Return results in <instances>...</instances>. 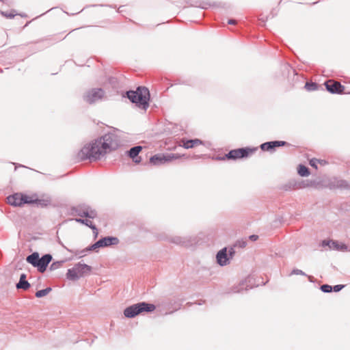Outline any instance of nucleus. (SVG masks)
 Returning <instances> with one entry per match:
<instances>
[{"label": "nucleus", "mask_w": 350, "mask_h": 350, "mask_svg": "<svg viewBox=\"0 0 350 350\" xmlns=\"http://www.w3.org/2000/svg\"><path fill=\"white\" fill-rule=\"evenodd\" d=\"M304 88L308 92H312L319 90H321L323 91L324 90L323 88L319 84L312 81L306 82Z\"/></svg>", "instance_id": "nucleus-23"}, {"label": "nucleus", "mask_w": 350, "mask_h": 350, "mask_svg": "<svg viewBox=\"0 0 350 350\" xmlns=\"http://www.w3.org/2000/svg\"><path fill=\"white\" fill-rule=\"evenodd\" d=\"M297 173L301 177H307L310 174V171L307 166L299 164L297 167Z\"/></svg>", "instance_id": "nucleus-25"}, {"label": "nucleus", "mask_w": 350, "mask_h": 350, "mask_svg": "<svg viewBox=\"0 0 350 350\" xmlns=\"http://www.w3.org/2000/svg\"><path fill=\"white\" fill-rule=\"evenodd\" d=\"M180 146H183L185 149H189L195 147L196 146L204 144V142L200 139H186L182 138L180 139Z\"/></svg>", "instance_id": "nucleus-15"}, {"label": "nucleus", "mask_w": 350, "mask_h": 350, "mask_svg": "<svg viewBox=\"0 0 350 350\" xmlns=\"http://www.w3.org/2000/svg\"><path fill=\"white\" fill-rule=\"evenodd\" d=\"M310 185L308 183H306L304 180H301L300 182L297 181V189H301L309 187Z\"/></svg>", "instance_id": "nucleus-39"}, {"label": "nucleus", "mask_w": 350, "mask_h": 350, "mask_svg": "<svg viewBox=\"0 0 350 350\" xmlns=\"http://www.w3.org/2000/svg\"><path fill=\"white\" fill-rule=\"evenodd\" d=\"M186 241L188 243L186 244V247H189L198 244L199 243V238L196 235L186 237Z\"/></svg>", "instance_id": "nucleus-27"}, {"label": "nucleus", "mask_w": 350, "mask_h": 350, "mask_svg": "<svg viewBox=\"0 0 350 350\" xmlns=\"http://www.w3.org/2000/svg\"><path fill=\"white\" fill-rule=\"evenodd\" d=\"M249 239L252 241H255L258 239V236L256 234H252L249 237Z\"/></svg>", "instance_id": "nucleus-45"}, {"label": "nucleus", "mask_w": 350, "mask_h": 350, "mask_svg": "<svg viewBox=\"0 0 350 350\" xmlns=\"http://www.w3.org/2000/svg\"><path fill=\"white\" fill-rule=\"evenodd\" d=\"M291 69L292 70V71H293V74L295 75V70H293L292 68H291Z\"/></svg>", "instance_id": "nucleus-51"}, {"label": "nucleus", "mask_w": 350, "mask_h": 350, "mask_svg": "<svg viewBox=\"0 0 350 350\" xmlns=\"http://www.w3.org/2000/svg\"><path fill=\"white\" fill-rule=\"evenodd\" d=\"M53 257L50 254H44L42 257H40L36 265V268L40 273H44L52 260Z\"/></svg>", "instance_id": "nucleus-11"}, {"label": "nucleus", "mask_w": 350, "mask_h": 350, "mask_svg": "<svg viewBox=\"0 0 350 350\" xmlns=\"http://www.w3.org/2000/svg\"><path fill=\"white\" fill-rule=\"evenodd\" d=\"M40 258V254L37 252H34L30 255L27 256L26 258V261L31 265L33 267H36V265H38V261Z\"/></svg>", "instance_id": "nucleus-22"}, {"label": "nucleus", "mask_w": 350, "mask_h": 350, "mask_svg": "<svg viewBox=\"0 0 350 350\" xmlns=\"http://www.w3.org/2000/svg\"><path fill=\"white\" fill-rule=\"evenodd\" d=\"M123 96L142 109L146 110L149 107L150 94L145 86H138L135 90L126 91Z\"/></svg>", "instance_id": "nucleus-2"}, {"label": "nucleus", "mask_w": 350, "mask_h": 350, "mask_svg": "<svg viewBox=\"0 0 350 350\" xmlns=\"http://www.w3.org/2000/svg\"><path fill=\"white\" fill-rule=\"evenodd\" d=\"M320 289L322 292L328 293L332 292V286H330L329 284H323L320 286Z\"/></svg>", "instance_id": "nucleus-35"}, {"label": "nucleus", "mask_w": 350, "mask_h": 350, "mask_svg": "<svg viewBox=\"0 0 350 350\" xmlns=\"http://www.w3.org/2000/svg\"><path fill=\"white\" fill-rule=\"evenodd\" d=\"M289 145L285 141H270L260 144V148L262 151L274 152L276 148Z\"/></svg>", "instance_id": "nucleus-10"}, {"label": "nucleus", "mask_w": 350, "mask_h": 350, "mask_svg": "<svg viewBox=\"0 0 350 350\" xmlns=\"http://www.w3.org/2000/svg\"><path fill=\"white\" fill-rule=\"evenodd\" d=\"M84 217L94 219L97 216L96 211L91 209L89 207H86V213H84Z\"/></svg>", "instance_id": "nucleus-32"}, {"label": "nucleus", "mask_w": 350, "mask_h": 350, "mask_svg": "<svg viewBox=\"0 0 350 350\" xmlns=\"http://www.w3.org/2000/svg\"><path fill=\"white\" fill-rule=\"evenodd\" d=\"M49 11H51V9H49V10H46V13H48V12H49Z\"/></svg>", "instance_id": "nucleus-52"}, {"label": "nucleus", "mask_w": 350, "mask_h": 350, "mask_svg": "<svg viewBox=\"0 0 350 350\" xmlns=\"http://www.w3.org/2000/svg\"><path fill=\"white\" fill-rule=\"evenodd\" d=\"M258 150L257 147H243L233 149L225 154L223 157H217V159L220 161L224 160H237L239 159L247 158Z\"/></svg>", "instance_id": "nucleus-4"}, {"label": "nucleus", "mask_w": 350, "mask_h": 350, "mask_svg": "<svg viewBox=\"0 0 350 350\" xmlns=\"http://www.w3.org/2000/svg\"><path fill=\"white\" fill-rule=\"evenodd\" d=\"M329 248L335 250L340 251V250H347V246L345 244H344V243H342V244L340 245L338 243V241L332 240V245H329Z\"/></svg>", "instance_id": "nucleus-28"}, {"label": "nucleus", "mask_w": 350, "mask_h": 350, "mask_svg": "<svg viewBox=\"0 0 350 350\" xmlns=\"http://www.w3.org/2000/svg\"><path fill=\"white\" fill-rule=\"evenodd\" d=\"M24 200H25V204H34L36 202V198L33 196H29L26 194L24 195Z\"/></svg>", "instance_id": "nucleus-37"}, {"label": "nucleus", "mask_w": 350, "mask_h": 350, "mask_svg": "<svg viewBox=\"0 0 350 350\" xmlns=\"http://www.w3.org/2000/svg\"><path fill=\"white\" fill-rule=\"evenodd\" d=\"M327 187L329 189L350 191V180L347 181L338 177H333L329 180Z\"/></svg>", "instance_id": "nucleus-8"}, {"label": "nucleus", "mask_w": 350, "mask_h": 350, "mask_svg": "<svg viewBox=\"0 0 350 350\" xmlns=\"http://www.w3.org/2000/svg\"><path fill=\"white\" fill-rule=\"evenodd\" d=\"M0 14L3 16H4L5 18H14L17 14L16 13L15 10H11L10 12L0 11Z\"/></svg>", "instance_id": "nucleus-34"}, {"label": "nucleus", "mask_w": 350, "mask_h": 350, "mask_svg": "<svg viewBox=\"0 0 350 350\" xmlns=\"http://www.w3.org/2000/svg\"><path fill=\"white\" fill-rule=\"evenodd\" d=\"M180 157L179 154L174 153L156 154L150 158V163L153 165H160Z\"/></svg>", "instance_id": "nucleus-6"}, {"label": "nucleus", "mask_w": 350, "mask_h": 350, "mask_svg": "<svg viewBox=\"0 0 350 350\" xmlns=\"http://www.w3.org/2000/svg\"><path fill=\"white\" fill-rule=\"evenodd\" d=\"M51 203L50 199H39L38 198H36V202L35 204L37 205L38 207H46Z\"/></svg>", "instance_id": "nucleus-29"}, {"label": "nucleus", "mask_w": 350, "mask_h": 350, "mask_svg": "<svg viewBox=\"0 0 350 350\" xmlns=\"http://www.w3.org/2000/svg\"><path fill=\"white\" fill-rule=\"evenodd\" d=\"M345 287V285L343 284H337L335 286H332V292H339L343 288Z\"/></svg>", "instance_id": "nucleus-40"}, {"label": "nucleus", "mask_w": 350, "mask_h": 350, "mask_svg": "<svg viewBox=\"0 0 350 350\" xmlns=\"http://www.w3.org/2000/svg\"><path fill=\"white\" fill-rule=\"evenodd\" d=\"M105 95V92L103 88H91L88 90L83 95V100L90 104L93 105L101 100Z\"/></svg>", "instance_id": "nucleus-5"}, {"label": "nucleus", "mask_w": 350, "mask_h": 350, "mask_svg": "<svg viewBox=\"0 0 350 350\" xmlns=\"http://www.w3.org/2000/svg\"><path fill=\"white\" fill-rule=\"evenodd\" d=\"M49 11H51V9H49V10H46V13H48V12H49Z\"/></svg>", "instance_id": "nucleus-53"}, {"label": "nucleus", "mask_w": 350, "mask_h": 350, "mask_svg": "<svg viewBox=\"0 0 350 350\" xmlns=\"http://www.w3.org/2000/svg\"><path fill=\"white\" fill-rule=\"evenodd\" d=\"M24 195L25 194L16 193L10 196L8 198V203L14 206H21L24 205L25 204Z\"/></svg>", "instance_id": "nucleus-13"}, {"label": "nucleus", "mask_w": 350, "mask_h": 350, "mask_svg": "<svg viewBox=\"0 0 350 350\" xmlns=\"http://www.w3.org/2000/svg\"><path fill=\"white\" fill-rule=\"evenodd\" d=\"M259 283L256 282L253 276L249 275L245 280L241 281L237 286H233L232 293H243V291H248L254 286H258Z\"/></svg>", "instance_id": "nucleus-7"}, {"label": "nucleus", "mask_w": 350, "mask_h": 350, "mask_svg": "<svg viewBox=\"0 0 350 350\" xmlns=\"http://www.w3.org/2000/svg\"><path fill=\"white\" fill-rule=\"evenodd\" d=\"M99 6H108L107 5H103V4H100L99 5ZM109 7L111 8H115L116 6H113V5H109Z\"/></svg>", "instance_id": "nucleus-48"}, {"label": "nucleus", "mask_w": 350, "mask_h": 350, "mask_svg": "<svg viewBox=\"0 0 350 350\" xmlns=\"http://www.w3.org/2000/svg\"><path fill=\"white\" fill-rule=\"evenodd\" d=\"M120 144V138L116 131L109 132L85 145L78 152L77 158L80 161H96L100 159L101 156L118 149Z\"/></svg>", "instance_id": "nucleus-1"}, {"label": "nucleus", "mask_w": 350, "mask_h": 350, "mask_svg": "<svg viewBox=\"0 0 350 350\" xmlns=\"http://www.w3.org/2000/svg\"><path fill=\"white\" fill-rule=\"evenodd\" d=\"M326 163V161L325 160H320V162H319V163H321V164H325Z\"/></svg>", "instance_id": "nucleus-47"}, {"label": "nucleus", "mask_w": 350, "mask_h": 350, "mask_svg": "<svg viewBox=\"0 0 350 350\" xmlns=\"http://www.w3.org/2000/svg\"><path fill=\"white\" fill-rule=\"evenodd\" d=\"M52 288L51 287H46L44 289L39 290L36 293V297L38 298H40L47 295L51 291Z\"/></svg>", "instance_id": "nucleus-30"}, {"label": "nucleus", "mask_w": 350, "mask_h": 350, "mask_svg": "<svg viewBox=\"0 0 350 350\" xmlns=\"http://www.w3.org/2000/svg\"><path fill=\"white\" fill-rule=\"evenodd\" d=\"M19 167H25V166L23 165H19Z\"/></svg>", "instance_id": "nucleus-55"}, {"label": "nucleus", "mask_w": 350, "mask_h": 350, "mask_svg": "<svg viewBox=\"0 0 350 350\" xmlns=\"http://www.w3.org/2000/svg\"><path fill=\"white\" fill-rule=\"evenodd\" d=\"M0 1H3V0H0Z\"/></svg>", "instance_id": "nucleus-56"}, {"label": "nucleus", "mask_w": 350, "mask_h": 350, "mask_svg": "<svg viewBox=\"0 0 350 350\" xmlns=\"http://www.w3.org/2000/svg\"><path fill=\"white\" fill-rule=\"evenodd\" d=\"M230 258L228 255V248L224 247L217 252L216 254V261L217 263L221 266L224 267L230 263Z\"/></svg>", "instance_id": "nucleus-12"}, {"label": "nucleus", "mask_w": 350, "mask_h": 350, "mask_svg": "<svg viewBox=\"0 0 350 350\" xmlns=\"http://www.w3.org/2000/svg\"><path fill=\"white\" fill-rule=\"evenodd\" d=\"M319 162H320V159L312 158V159L310 160L309 163L312 167L317 169V164L319 163Z\"/></svg>", "instance_id": "nucleus-38"}, {"label": "nucleus", "mask_w": 350, "mask_h": 350, "mask_svg": "<svg viewBox=\"0 0 350 350\" xmlns=\"http://www.w3.org/2000/svg\"><path fill=\"white\" fill-rule=\"evenodd\" d=\"M246 245H247L246 241L241 240V241H237L235 246H237L240 248H243L246 246Z\"/></svg>", "instance_id": "nucleus-41"}, {"label": "nucleus", "mask_w": 350, "mask_h": 350, "mask_svg": "<svg viewBox=\"0 0 350 350\" xmlns=\"http://www.w3.org/2000/svg\"><path fill=\"white\" fill-rule=\"evenodd\" d=\"M26 278L27 276L25 273L21 274L19 281L16 285L17 289H23L26 291L30 288L31 285L26 280Z\"/></svg>", "instance_id": "nucleus-19"}, {"label": "nucleus", "mask_w": 350, "mask_h": 350, "mask_svg": "<svg viewBox=\"0 0 350 350\" xmlns=\"http://www.w3.org/2000/svg\"><path fill=\"white\" fill-rule=\"evenodd\" d=\"M234 254H235V251H234V248L230 247L229 249V250H228V255L230 259L232 258V257L234 256Z\"/></svg>", "instance_id": "nucleus-42"}, {"label": "nucleus", "mask_w": 350, "mask_h": 350, "mask_svg": "<svg viewBox=\"0 0 350 350\" xmlns=\"http://www.w3.org/2000/svg\"><path fill=\"white\" fill-rule=\"evenodd\" d=\"M100 241L102 245V247L116 245L119 243L120 241L118 237L107 236L104 237L100 239Z\"/></svg>", "instance_id": "nucleus-16"}, {"label": "nucleus", "mask_w": 350, "mask_h": 350, "mask_svg": "<svg viewBox=\"0 0 350 350\" xmlns=\"http://www.w3.org/2000/svg\"><path fill=\"white\" fill-rule=\"evenodd\" d=\"M327 92L333 94H341L344 92L345 86L340 83L329 80L324 83Z\"/></svg>", "instance_id": "nucleus-9"}, {"label": "nucleus", "mask_w": 350, "mask_h": 350, "mask_svg": "<svg viewBox=\"0 0 350 350\" xmlns=\"http://www.w3.org/2000/svg\"><path fill=\"white\" fill-rule=\"evenodd\" d=\"M169 241L172 243H174L176 245H182L184 247H186V244H187V241H186V237H182L176 236V237H170L169 239Z\"/></svg>", "instance_id": "nucleus-24"}, {"label": "nucleus", "mask_w": 350, "mask_h": 350, "mask_svg": "<svg viewBox=\"0 0 350 350\" xmlns=\"http://www.w3.org/2000/svg\"><path fill=\"white\" fill-rule=\"evenodd\" d=\"M297 187V181L295 179L288 180L280 187V189L288 191L296 189Z\"/></svg>", "instance_id": "nucleus-21"}, {"label": "nucleus", "mask_w": 350, "mask_h": 350, "mask_svg": "<svg viewBox=\"0 0 350 350\" xmlns=\"http://www.w3.org/2000/svg\"><path fill=\"white\" fill-rule=\"evenodd\" d=\"M19 15H20L21 16H22V17H25V16H26V15H25V14H19Z\"/></svg>", "instance_id": "nucleus-50"}, {"label": "nucleus", "mask_w": 350, "mask_h": 350, "mask_svg": "<svg viewBox=\"0 0 350 350\" xmlns=\"http://www.w3.org/2000/svg\"><path fill=\"white\" fill-rule=\"evenodd\" d=\"M156 309L153 304L141 301L126 307L124 311V315L128 319L135 318L142 312H152Z\"/></svg>", "instance_id": "nucleus-3"}, {"label": "nucleus", "mask_w": 350, "mask_h": 350, "mask_svg": "<svg viewBox=\"0 0 350 350\" xmlns=\"http://www.w3.org/2000/svg\"><path fill=\"white\" fill-rule=\"evenodd\" d=\"M49 11H51V9H49V10H46V13H48V12H49Z\"/></svg>", "instance_id": "nucleus-54"}, {"label": "nucleus", "mask_w": 350, "mask_h": 350, "mask_svg": "<svg viewBox=\"0 0 350 350\" xmlns=\"http://www.w3.org/2000/svg\"><path fill=\"white\" fill-rule=\"evenodd\" d=\"M75 221L77 223L83 224L86 226L90 228L94 234V237H96L98 235V229L96 226L89 219H82V218H75Z\"/></svg>", "instance_id": "nucleus-18"}, {"label": "nucleus", "mask_w": 350, "mask_h": 350, "mask_svg": "<svg viewBox=\"0 0 350 350\" xmlns=\"http://www.w3.org/2000/svg\"><path fill=\"white\" fill-rule=\"evenodd\" d=\"M63 261H56V262H53L51 265H50V270L51 271H53V270H56L59 268L61 267V266L63 264Z\"/></svg>", "instance_id": "nucleus-36"}, {"label": "nucleus", "mask_w": 350, "mask_h": 350, "mask_svg": "<svg viewBox=\"0 0 350 350\" xmlns=\"http://www.w3.org/2000/svg\"><path fill=\"white\" fill-rule=\"evenodd\" d=\"M305 275V276H307L309 281L310 282H313V277L311 276V275H308L305 272H304L303 271L300 270V269H293L290 274V275Z\"/></svg>", "instance_id": "nucleus-31"}, {"label": "nucleus", "mask_w": 350, "mask_h": 350, "mask_svg": "<svg viewBox=\"0 0 350 350\" xmlns=\"http://www.w3.org/2000/svg\"><path fill=\"white\" fill-rule=\"evenodd\" d=\"M66 278L69 280L77 281L80 278L75 265L73 267L68 269L66 273Z\"/></svg>", "instance_id": "nucleus-20"}, {"label": "nucleus", "mask_w": 350, "mask_h": 350, "mask_svg": "<svg viewBox=\"0 0 350 350\" xmlns=\"http://www.w3.org/2000/svg\"><path fill=\"white\" fill-rule=\"evenodd\" d=\"M142 150V147L141 146H135L126 151V154L131 158L135 163H139L142 159L138 154Z\"/></svg>", "instance_id": "nucleus-14"}, {"label": "nucleus", "mask_w": 350, "mask_h": 350, "mask_svg": "<svg viewBox=\"0 0 350 350\" xmlns=\"http://www.w3.org/2000/svg\"><path fill=\"white\" fill-rule=\"evenodd\" d=\"M123 6H120L119 7L118 10V12H122V10H121V8H122Z\"/></svg>", "instance_id": "nucleus-49"}, {"label": "nucleus", "mask_w": 350, "mask_h": 350, "mask_svg": "<svg viewBox=\"0 0 350 350\" xmlns=\"http://www.w3.org/2000/svg\"><path fill=\"white\" fill-rule=\"evenodd\" d=\"M72 211L75 213V215L84 217V213H86V208L83 207H75L72 209Z\"/></svg>", "instance_id": "nucleus-33"}, {"label": "nucleus", "mask_w": 350, "mask_h": 350, "mask_svg": "<svg viewBox=\"0 0 350 350\" xmlns=\"http://www.w3.org/2000/svg\"><path fill=\"white\" fill-rule=\"evenodd\" d=\"M228 24L229 25H235L237 24V21L235 19H228Z\"/></svg>", "instance_id": "nucleus-46"}, {"label": "nucleus", "mask_w": 350, "mask_h": 350, "mask_svg": "<svg viewBox=\"0 0 350 350\" xmlns=\"http://www.w3.org/2000/svg\"><path fill=\"white\" fill-rule=\"evenodd\" d=\"M100 247H102V245H101V243H100V241L99 239L97 241H96L94 244H92V245L88 246V247H86L85 249L81 250L80 252V254L83 256V255H85V252L94 251Z\"/></svg>", "instance_id": "nucleus-26"}, {"label": "nucleus", "mask_w": 350, "mask_h": 350, "mask_svg": "<svg viewBox=\"0 0 350 350\" xmlns=\"http://www.w3.org/2000/svg\"><path fill=\"white\" fill-rule=\"evenodd\" d=\"M109 83L112 84V85H114L117 83V79L115 78V77H110L109 79Z\"/></svg>", "instance_id": "nucleus-44"}, {"label": "nucleus", "mask_w": 350, "mask_h": 350, "mask_svg": "<svg viewBox=\"0 0 350 350\" xmlns=\"http://www.w3.org/2000/svg\"><path fill=\"white\" fill-rule=\"evenodd\" d=\"M332 240H329V241H327V240H323L322 241V243H321V245L323 247H325V246H328L329 247V245H332Z\"/></svg>", "instance_id": "nucleus-43"}, {"label": "nucleus", "mask_w": 350, "mask_h": 350, "mask_svg": "<svg viewBox=\"0 0 350 350\" xmlns=\"http://www.w3.org/2000/svg\"><path fill=\"white\" fill-rule=\"evenodd\" d=\"M79 275L83 277L89 274L92 271V267L84 263L78 262L75 264Z\"/></svg>", "instance_id": "nucleus-17"}]
</instances>
